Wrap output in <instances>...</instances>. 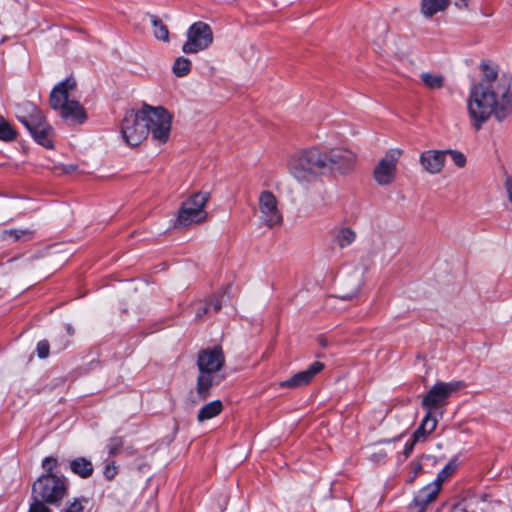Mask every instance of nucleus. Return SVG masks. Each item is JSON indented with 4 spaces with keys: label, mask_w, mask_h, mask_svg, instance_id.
<instances>
[{
    "label": "nucleus",
    "mask_w": 512,
    "mask_h": 512,
    "mask_svg": "<svg viewBox=\"0 0 512 512\" xmlns=\"http://www.w3.org/2000/svg\"><path fill=\"white\" fill-rule=\"evenodd\" d=\"M480 71L481 78L471 85L467 98L468 114L477 130L492 116L503 120L512 107L510 79L490 62H482Z\"/></svg>",
    "instance_id": "1"
},
{
    "label": "nucleus",
    "mask_w": 512,
    "mask_h": 512,
    "mask_svg": "<svg viewBox=\"0 0 512 512\" xmlns=\"http://www.w3.org/2000/svg\"><path fill=\"white\" fill-rule=\"evenodd\" d=\"M224 364L225 356L221 346L199 351L197 359L199 375L195 395L193 392L191 393L190 406H195L199 402L205 401L210 396L211 388L218 385L224 379V375L221 373Z\"/></svg>",
    "instance_id": "2"
},
{
    "label": "nucleus",
    "mask_w": 512,
    "mask_h": 512,
    "mask_svg": "<svg viewBox=\"0 0 512 512\" xmlns=\"http://www.w3.org/2000/svg\"><path fill=\"white\" fill-rule=\"evenodd\" d=\"M76 87V80L68 77L52 89L49 103L52 109L60 112L64 120L82 124L87 119L86 111L79 101L70 98Z\"/></svg>",
    "instance_id": "3"
},
{
    "label": "nucleus",
    "mask_w": 512,
    "mask_h": 512,
    "mask_svg": "<svg viewBox=\"0 0 512 512\" xmlns=\"http://www.w3.org/2000/svg\"><path fill=\"white\" fill-rule=\"evenodd\" d=\"M325 159L323 151L315 147L309 148L294 154L289 159L288 171L297 181L309 183L326 170Z\"/></svg>",
    "instance_id": "4"
},
{
    "label": "nucleus",
    "mask_w": 512,
    "mask_h": 512,
    "mask_svg": "<svg viewBox=\"0 0 512 512\" xmlns=\"http://www.w3.org/2000/svg\"><path fill=\"white\" fill-rule=\"evenodd\" d=\"M16 117L30 132L37 143L52 148L53 129L47 123L43 113L31 102H24L17 108Z\"/></svg>",
    "instance_id": "5"
},
{
    "label": "nucleus",
    "mask_w": 512,
    "mask_h": 512,
    "mask_svg": "<svg viewBox=\"0 0 512 512\" xmlns=\"http://www.w3.org/2000/svg\"><path fill=\"white\" fill-rule=\"evenodd\" d=\"M68 492L65 478L53 473L40 476L32 486V497L46 501L48 505H58Z\"/></svg>",
    "instance_id": "6"
},
{
    "label": "nucleus",
    "mask_w": 512,
    "mask_h": 512,
    "mask_svg": "<svg viewBox=\"0 0 512 512\" xmlns=\"http://www.w3.org/2000/svg\"><path fill=\"white\" fill-rule=\"evenodd\" d=\"M209 198V192H197L185 200L179 209L175 227H187L204 222L207 219L205 206Z\"/></svg>",
    "instance_id": "7"
},
{
    "label": "nucleus",
    "mask_w": 512,
    "mask_h": 512,
    "mask_svg": "<svg viewBox=\"0 0 512 512\" xmlns=\"http://www.w3.org/2000/svg\"><path fill=\"white\" fill-rule=\"evenodd\" d=\"M121 133L124 141L130 146H137L147 138L149 128L143 108L140 111L126 112L121 124Z\"/></svg>",
    "instance_id": "8"
},
{
    "label": "nucleus",
    "mask_w": 512,
    "mask_h": 512,
    "mask_svg": "<svg viewBox=\"0 0 512 512\" xmlns=\"http://www.w3.org/2000/svg\"><path fill=\"white\" fill-rule=\"evenodd\" d=\"M464 387L462 381L436 382L422 399V407L426 412L437 416L436 410L446 404L447 399Z\"/></svg>",
    "instance_id": "9"
},
{
    "label": "nucleus",
    "mask_w": 512,
    "mask_h": 512,
    "mask_svg": "<svg viewBox=\"0 0 512 512\" xmlns=\"http://www.w3.org/2000/svg\"><path fill=\"white\" fill-rule=\"evenodd\" d=\"M143 113L146 116L149 133L152 138L165 143L171 131V115L163 107L143 106Z\"/></svg>",
    "instance_id": "10"
},
{
    "label": "nucleus",
    "mask_w": 512,
    "mask_h": 512,
    "mask_svg": "<svg viewBox=\"0 0 512 512\" xmlns=\"http://www.w3.org/2000/svg\"><path fill=\"white\" fill-rule=\"evenodd\" d=\"M187 40L182 46L185 54H196L207 49L213 43L211 27L202 21L193 23L187 30Z\"/></svg>",
    "instance_id": "11"
},
{
    "label": "nucleus",
    "mask_w": 512,
    "mask_h": 512,
    "mask_svg": "<svg viewBox=\"0 0 512 512\" xmlns=\"http://www.w3.org/2000/svg\"><path fill=\"white\" fill-rule=\"evenodd\" d=\"M326 169L341 175L351 173L357 162V155L343 147L332 148L324 151Z\"/></svg>",
    "instance_id": "12"
},
{
    "label": "nucleus",
    "mask_w": 512,
    "mask_h": 512,
    "mask_svg": "<svg viewBox=\"0 0 512 512\" xmlns=\"http://www.w3.org/2000/svg\"><path fill=\"white\" fill-rule=\"evenodd\" d=\"M260 221L268 228L280 226L283 222V215L279 208L276 196L268 190L260 193L259 199Z\"/></svg>",
    "instance_id": "13"
},
{
    "label": "nucleus",
    "mask_w": 512,
    "mask_h": 512,
    "mask_svg": "<svg viewBox=\"0 0 512 512\" xmlns=\"http://www.w3.org/2000/svg\"><path fill=\"white\" fill-rule=\"evenodd\" d=\"M401 154L402 151L400 149H391L386 152L374 167L373 177L380 186L390 185L395 180Z\"/></svg>",
    "instance_id": "14"
},
{
    "label": "nucleus",
    "mask_w": 512,
    "mask_h": 512,
    "mask_svg": "<svg viewBox=\"0 0 512 512\" xmlns=\"http://www.w3.org/2000/svg\"><path fill=\"white\" fill-rule=\"evenodd\" d=\"M87 503L88 500L85 497H75L67 501L60 512H84ZM28 512H51V509L43 499L32 497Z\"/></svg>",
    "instance_id": "15"
},
{
    "label": "nucleus",
    "mask_w": 512,
    "mask_h": 512,
    "mask_svg": "<svg viewBox=\"0 0 512 512\" xmlns=\"http://www.w3.org/2000/svg\"><path fill=\"white\" fill-rule=\"evenodd\" d=\"M324 368L321 362L312 363L306 370L294 374L291 378L280 383L283 388H298L310 383L315 375H317Z\"/></svg>",
    "instance_id": "16"
},
{
    "label": "nucleus",
    "mask_w": 512,
    "mask_h": 512,
    "mask_svg": "<svg viewBox=\"0 0 512 512\" xmlns=\"http://www.w3.org/2000/svg\"><path fill=\"white\" fill-rule=\"evenodd\" d=\"M445 156V151L427 150L420 155V163L428 173L438 174L445 165Z\"/></svg>",
    "instance_id": "17"
},
{
    "label": "nucleus",
    "mask_w": 512,
    "mask_h": 512,
    "mask_svg": "<svg viewBox=\"0 0 512 512\" xmlns=\"http://www.w3.org/2000/svg\"><path fill=\"white\" fill-rule=\"evenodd\" d=\"M363 283V274L359 269H353L342 281V299H352L356 296Z\"/></svg>",
    "instance_id": "18"
},
{
    "label": "nucleus",
    "mask_w": 512,
    "mask_h": 512,
    "mask_svg": "<svg viewBox=\"0 0 512 512\" xmlns=\"http://www.w3.org/2000/svg\"><path fill=\"white\" fill-rule=\"evenodd\" d=\"M440 490L439 482H432L417 493L414 504L419 508V512H424L426 507L436 500Z\"/></svg>",
    "instance_id": "19"
},
{
    "label": "nucleus",
    "mask_w": 512,
    "mask_h": 512,
    "mask_svg": "<svg viewBox=\"0 0 512 512\" xmlns=\"http://www.w3.org/2000/svg\"><path fill=\"white\" fill-rule=\"evenodd\" d=\"M437 423V416L426 412L421 424L413 433L412 437L414 438V442L424 441L426 437L436 429Z\"/></svg>",
    "instance_id": "20"
},
{
    "label": "nucleus",
    "mask_w": 512,
    "mask_h": 512,
    "mask_svg": "<svg viewBox=\"0 0 512 512\" xmlns=\"http://www.w3.org/2000/svg\"><path fill=\"white\" fill-rule=\"evenodd\" d=\"M451 0H421L420 12L426 18H431L437 13L445 11Z\"/></svg>",
    "instance_id": "21"
},
{
    "label": "nucleus",
    "mask_w": 512,
    "mask_h": 512,
    "mask_svg": "<svg viewBox=\"0 0 512 512\" xmlns=\"http://www.w3.org/2000/svg\"><path fill=\"white\" fill-rule=\"evenodd\" d=\"M71 471L81 478H88L93 474L92 462L85 457H78L70 462Z\"/></svg>",
    "instance_id": "22"
},
{
    "label": "nucleus",
    "mask_w": 512,
    "mask_h": 512,
    "mask_svg": "<svg viewBox=\"0 0 512 512\" xmlns=\"http://www.w3.org/2000/svg\"><path fill=\"white\" fill-rule=\"evenodd\" d=\"M223 410V404L220 400H214L205 404L197 414L198 422H204L218 416Z\"/></svg>",
    "instance_id": "23"
},
{
    "label": "nucleus",
    "mask_w": 512,
    "mask_h": 512,
    "mask_svg": "<svg viewBox=\"0 0 512 512\" xmlns=\"http://www.w3.org/2000/svg\"><path fill=\"white\" fill-rule=\"evenodd\" d=\"M356 239V233L351 228L342 227L338 230L334 242L336 245L343 249L349 245H351Z\"/></svg>",
    "instance_id": "24"
},
{
    "label": "nucleus",
    "mask_w": 512,
    "mask_h": 512,
    "mask_svg": "<svg viewBox=\"0 0 512 512\" xmlns=\"http://www.w3.org/2000/svg\"><path fill=\"white\" fill-rule=\"evenodd\" d=\"M420 79L429 89H440L444 86L445 78L440 74H432L429 72H422Z\"/></svg>",
    "instance_id": "25"
},
{
    "label": "nucleus",
    "mask_w": 512,
    "mask_h": 512,
    "mask_svg": "<svg viewBox=\"0 0 512 512\" xmlns=\"http://www.w3.org/2000/svg\"><path fill=\"white\" fill-rule=\"evenodd\" d=\"M154 36L164 42L169 41V31L167 26L155 15L151 16Z\"/></svg>",
    "instance_id": "26"
},
{
    "label": "nucleus",
    "mask_w": 512,
    "mask_h": 512,
    "mask_svg": "<svg viewBox=\"0 0 512 512\" xmlns=\"http://www.w3.org/2000/svg\"><path fill=\"white\" fill-rule=\"evenodd\" d=\"M191 61L185 57H178L173 64V73L177 77H184L189 74Z\"/></svg>",
    "instance_id": "27"
},
{
    "label": "nucleus",
    "mask_w": 512,
    "mask_h": 512,
    "mask_svg": "<svg viewBox=\"0 0 512 512\" xmlns=\"http://www.w3.org/2000/svg\"><path fill=\"white\" fill-rule=\"evenodd\" d=\"M4 238H13L15 241L29 240L33 237V231L29 229H10L3 232Z\"/></svg>",
    "instance_id": "28"
},
{
    "label": "nucleus",
    "mask_w": 512,
    "mask_h": 512,
    "mask_svg": "<svg viewBox=\"0 0 512 512\" xmlns=\"http://www.w3.org/2000/svg\"><path fill=\"white\" fill-rule=\"evenodd\" d=\"M16 137V132L12 126L0 116V139L4 141L13 140Z\"/></svg>",
    "instance_id": "29"
},
{
    "label": "nucleus",
    "mask_w": 512,
    "mask_h": 512,
    "mask_svg": "<svg viewBox=\"0 0 512 512\" xmlns=\"http://www.w3.org/2000/svg\"><path fill=\"white\" fill-rule=\"evenodd\" d=\"M457 468V463L455 460H451L437 475V478L434 482H439L442 487V483L454 473Z\"/></svg>",
    "instance_id": "30"
},
{
    "label": "nucleus",
    "mask_w": 512,
    "mask_h": 512,
    "mask_svg": "<svg viewBox=\"0 0 512 512\" xmlns=\"http://www.w3.org/2000/svg\"><path fill=\"white\" fill-rule=\"evenodd\" d=\"M123 439L121 437H112L107 443V450L110 456H115L120 453L123 447Z\"/></svg>",
    "instance_id": "31"
},
{
    "label": "nucleus",
    "mask_w": 512,
    "mask_h": 512,
    "mask_svg": "<svg viewBox=\"0 0 512 512\" xmlns=\"http://www.w3.org/2000/svg\"><path fill=\"white\" fill-rule=\"evenodd\" d=\"M225 293H218L213 295L207 304L210 306L211 312L217 313L221 310L222 305L224 303Z\"/></svg>",
    "instance_id": "32"
},
{
    "label": "nucleus",
    "mask_w": 512,
    "mask_h": 512,
    "mask_svg": "<svg viewBox=\"0 0 512 512\" xmlns=\"http://www.w3.org/2000/svg\"><path fill=\"white\" fill-rule=\"evenodd\" d=\"M446 154H449L452 161L454 162V164L459 167V168H462L465 166L466 164V157L463 153L459 152V151H456V150H447L445 151Z\"/></svg>",
    "instance_id": "33"
},
{
    "label": "nucleus",
    "mask_w": 512,
    "mask_h": 512,
    "mask_svg": "<svg viewBox=\"0 0 512 512\" xmlns=\"http://www.w3.org/2000/svg\"><path fill=\"white\" fill-rule=\"evenodd\" d=\"M210 313V306L207 304V302H200L196 308L195 316L197 320H203L204 316Z\"/></svg>",
    "instance_id": "34"
},
{
    "label": "nucleus",
    "mask_w": 512,
    "mask_h": 512,
    "mask_svg": "<svg viewBox=\"0 0 512 512\" xmlns=\"http://www.w3.org/2000/svg\"><path fill=\"white\" fill-rule=\"evenodd\" d=\"M58 466V460L54 457H46L42 461V468L47 473H52V471L57 468Z\"/></svg>",
    "instance_id": "35"
},
{
    "label": "nucleus",
    "mask_w": 512,
    "mask_h": 512,
    "mask_svg": "<svg viewBox=\"0 0 512 512\" xmlns=\"http://www.w3.org/2000/svg\"><path fill=\"white\" fill-rule=\"evenodd\" d=\"M37 355L39 358L44 359L49 355V343L46 340L40 341L37 344Z\"/></svg>",
    "instance_id": "36"
},
{
    "label": "nucleus",
    "mask_w": 512,
    "mask_h": 512,
    "mask_svg": "<svg viewBox=\"0 0 512 512\" xmlns=\"http://www.w3.org/2000/svg\"><path fill=\"white\" fill-rule=\"evenodd\" d=\"M117 474V468L114 464V462L112 463H108L104 469V476L111 480L115 477V475Z\"/></svg>",
    "instance_id": "37"
},
{
    "label": "nucleus",
    "mask_w": 512,
    "mask_h": 512,
    "mask_svg": "<svg viewBox=\"0 0 512 512\" xmlns=\"http://www.w3.org/2000/svg\"><path fill=\"white\" fill-rule=\"evenodd\" d=\"M416 443L417 442H414V438L412 437V439L405 444L404 451H403V454L405 455V457H408L412 453Z\"/></svg>",
    "instance_id": "38"
},
{
    "label": "nucleus",
    "mask_w": 512,
    "mask_h": 512,
    "mask_svg": "<svg viewBox=\"0 0 512 512\" xmlns=\"http://www.w3.org/2000/svg\"><path fill=\"white\" fill-rule=\"evenodd\" d=\"M469 1L470 0H456L454 5L460 10L467 9L469 6Z\"/></svg>",
    "instance_id": "39"
},
{
    "label": "nucleus",
    "mask_w": 512,
    "mask_h": 512,
    "mask_svg": "<svg viewBox=\"0 0 512 512\" xmlns=\"http://www.w3.org/2000/svg\"><path fill=\"white\" fill-rule=\"evenodd\" d=\"M66 330H67V333H68L69 335H73V334H74V329H73V327H72L70 324H68V325L66 326Z\"/></svg>",
    "instance_id": "40"
},
{
    "label": "nucleus",
    "mask_w": 512,
    "mask_h": 512,
    "mask_svg": "<svg viewBox=\"0 0 512 512\" xmlns=\"http://www.w3.org/2000/svg\"><path fill=\"white\" fill-rule=\"evenodd\" d=\"M321 345H322V346H325V345H326V342L321 341Z\"/></svg>",
    "instance_id": "41"
}]
</instances>
